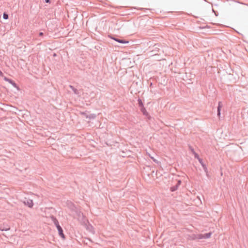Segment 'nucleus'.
<instances>
[{
    "label": "nucleus",
    "mask_w": 248,
    "mask_h": 248,
    "mask_svg": "<svg viewBox=\"0 0 248 248\" xmlns=\"http://www.w3.org/2000/svg\"><path fill=\"white\" fill-rule=\"evenodd\" d=\"M52 219L53 221V223H54V224L55 225L56 227L57 228L60 236H61L62 238H64L65 237L63 233L62 229L59 225L58 220L54 217H52Z\"/></svg>",
    "instance_id": "obj_1"
},
{
    "label": "nucleus",
    "mask_w": 248,
    "mask_h": 248,
    "mask_svg": "<svg viewBox=\"0 0 248 248\" xmlns=\"http://www.w3.org/2000/svg\"><path fill=\"white\" fill-rule=\"evenodd\" d=\"M188 149L191 151V153L193 154L195 158L198 159L201 165L203 166L205 164L203 163L202 159L199 157L198 154L196 153L194 148L190 145H188Z\"/></svg>",
    "instance_id": "obj_2"
},
{
    "label": "nucleus",
    "mask_w": 248,
    "mask_h": 248,
    "mask_svg": "<svg viewBox=\"0 0 248 248\" xmlns=\"http://www.w3.org/2000/svg\"><path fill=\"white\" fill-rule=\"evenodd\" d=\"M211 232H209L204 234H197V238L199 239H207L211 237Z\"/></svg>",
    "instance_id": "obj_3"
},
{
    "label": "nucleus",
    "mask_w": 248,
    "mask_h": 248,
    "mask_svg": "<svg viewBox=\"0 0 248 248\" xmlns=\"http://www.w3.org/2000/svg\"><path fill=\"white\" fill-rule=\"evenodd\" d=\"M69 87L73 91L74 93L77 95L78 96H80L81 94L79 90L76 89L73 86L69 85Z\"/></svg>",
    "instance_id": "obj_4"
},
{
    "label": "nucleus",
    "mask_w": 248,
    "mask_h": 248,
    "mask_svg": "<svg viewBox=\"0 0 248 248\" xmlns=\"http://www.w3.org/2000/svg\"><path fill=\"white\" fill-rule=\"evenodd\" d=\"M111 38L112 39H113L114 40L117 41V42L122 43V44H127V43H128V42H129L128 41H126L124 39H118V38H117L114 37H111Z\"/></svg>",
    "instance_id": "obj_5"
},
{
    "label": "nucleus",
    "mask_w": 248,
    "mask_h": 248,
    "mask_svg": "<svg viewBox=\"0 0 248 248\" xmlns=\"http://www.w3.org/2000/svg\"><path fill=\"white\" fill-rule=\"evenodd\" d=\"M222 107V105L221 102H219L218 103L217 109V115L218 117L220 116V111L221 108Z\"/></svg>",
    "instance_id": "obj_6"
},
{
    "label": "nucleus",
    "mask_w": 248,
    "mask_h": 248,
    "mask_svg": "<svg viewBox=\"0 0 248 248\" xmlns=\"http://www.w3.org/2000/svg\"><path fill=\"white\" fill-rule=\"evenodd\" d=\"M25 204L28 205L29 207H32L33 206V202L31 200H27L24 202Z\"/></svg>",
    "instance_id": "obj_7"
},
{
    "label": "nucleus",
    "mask_w": 248,
    "mask_h": 248,
    "mask_svg": "<svg viewBox=\"0 0 248 248\" xmlns=\"http://www.w3.org/2000/svg\"><path fill=\"white\" fill-rule=\"evenodd\" d=\"M67 205L68 206L69 208L72 210H75V206L73 204V203L70 201H67Z\"/></svg>",
    "instance_id": "obj_8"
},
{
    "label": "nucleus",
    "mask_w": 248,
    "mask_h": 248,
    "mask_svg": "<svg viewBox=\"0 0 248 248\" xmlns=\"http://www.w3.org/2000/svg\"><path fill=\"white\" fill-rule=\"evenodd\" d=\"M140 110L144 115L147 116L148 115V112L144 107L140 108Z\"/></svg>",
    "instance_id": "obj_9"
},
{
    "label": "nucleus",
    "mask_w": 248,
    "mask_h": 248,
    "mask_svg": "<svg viewBox=\"0 0 248 248\" xmlns=\"http://www.w3.org/2000/svg\"><path fill=\"white\" fill-rule=\"evenodd\" d=\"M181 183V181H179L177 183V184L175 186H173L170 187V190L171 191H174L177 189V187L178 185H179Z\"/></svg>",
    "instance_id": "obj_10"
},
{
    "label": "nucleus",
    "mask_w": 248,
    "mask_h": 248,
    "mask_svg": "<svg viewBox=\"0 0 248 248\" xmlns=\"http://www.w3.org/2000/svg\"><path fill=\"white\" fill-rule=\"evenodd\" d=\"M195 77V75L194 74H192L191 73H189L188 76L187 75V78H189L188 80L190 82L191 81L192 83V79H194Z\"/></svg>",
    "instance_id": "obj_11"
},
{
    "label": "nucleus",
    "mask_w": 248,
    "mask_h": 248,
    "mask_svg": "<svg viewBox=\"0 0 248 248\" xmlns=\"http://www.w3.org/2000/svg\"><path fill=\"white\" fill-rule=\"evenodd\" d=\"M138 102L139 106L140 108L144 107L142 101L140 99H139L138 100Z\"/></svg>",
    "instance_id": "obj_12"
},
{
    "label": "nucleus",
    "mask_w": 248,
    "mask_h": 248,
    "mask_svg": "<svg viewBox=\"0 0 248 248\" xmlns=\"http://www.w3.org/2000/svg\"><path fill=\"white\" fill-rule=\"evenodd\" d=\"M8 82L11 84L14 87H17L16 84L13 80L10 79Z\"/></svg>",
    "instance_id": "obj_13"
},
{
    "label": "nucleus",
    "mask_w": 248,
    "mask_h": 248,
    "mask_svg": "<svg viewBox=\"0 0 248 248\" xmlns=\"http://www.w3.org/2000/svg\"><path fill=\"white\" fill-rule=\"evenodd\" d=\"M3 18L5 19H7L8 18V15L6 13H4L3 15Z\"/></svg>",
    "instance_id": "obj_14"
},
{
    "label": "nucleus",
    "mask_w": 248,
    "mask_h": 248,
    "mask_svg": "<svg viewBox=\"0 0 248 248\" xmlns=\"http://www.w3.org/2000/svg\"><path fill=\"white\" fill-rule=\"evenodd\" d=\"M202 167H203V169L205 171H207V168H206V167L205 164H204V165H203V166H202Z\"/></svg>",
    "instance_id": "obj_15"
},
{
    "label": "nucleus",
    "mask_w": 248,
    "mask_h": 248,
    "mask_svg": "<svg viewBox=\"0 0 248 248\" xmlns=\"http://www.w3.org/2000/svg\"><path fill=\"white\" fill-rule=\"evenodd\" d=\"M10 79H9V78H6V77H4V80L5 81H6L8 82V81H9V80H10Z\"/></svg>",
    "instance_id": "obj_16"
},
{
    "label": "nucleus",
    "mask_w": 248,
    "mask_h": 248,
    "mask_svg": "<svg viewBox=\"0 0 248 248\" xmlns=\"http://www.w3.org/2000/svg\"><path fill=\"white\" fill-rule=\"evenodd\" d=\"M151 158L153 159V160L155 162H156V163L157 162V160H156L155 159L154 157H151Z\"/></svg>",
    "instance_id": "obj_17"
},
{
    "label": "nucleus",
    "mask_w": 248,
    "mask_h": 248,
    "mask_svg": "<svg viewBox=\"0 0 248 248\" xmlns=\"http://www.w3.org/2000/svg\"><path fill=\"white\" fill-rule=\"evenodd\" d=\"M9 229H10V228H5V229H4V228H3V229H1V230H2V231H4V230H5V231H7V230H9Z\"/></svg>",
    "instance_id": "obj_18"
},
{
    "label": "nucleus",
    "mask_w": 248,
    "mask_h": 248,
    "mask_svg": "<svg viewBox=\"0 0 248 248\" xmlns=\"http://www.w3.org/2000/svg\"><path fill=\"white\" fill-rule=\"evenodd\" d=\"M43 34H44V33H43V32H39V35L40 36H43Z\"/></svg>",
    "instance_id": "obj_19"
},
{
    "label": "nucleus",
    "mask_w": 248,
    "mask_h": 248,
    "mask_svg": "<svg viewBox=\"0 0 248 248\" xmlns=\"http://www.w3.org/2000/svg\"><path fill=\"white\" fill-rule=\"evenodd\" d=\"M0 76L1 77H3V74L2 73V72L0 70Z\"/></svg>",
    "instance_id": "obj_20"
},
{
    "label": "nucleus",
    "mask_w": 248,
    "mask_h": 248,
    "mask_svg": "<svg viewBox=\"0 0 248 248\" xmlns=\"http://www.w3.org/2000/svg\"><path fill=\"white\" fill-rule=\"evenodd\" d=\"M45 2L46 3H50V0H45Z\"/></svg>",
    "instance_id": "obj_21"
},
{
    "label": "nucleus",
    "mask_w": 248,
    "mask_h": 248,
    "mask_svg": "<svg viewBox=\"0 0 248 248\" xmlns=\"http://www.w3.org/2000/svg\"><path fill=\"white\" fill-rule=\"evenodd\" d=\"M212 10H213V12L215 13V15H216V16H217V14H216V13L215 12V11H214V10L213 9H212Z\"/></svg>",
    "instance_id": "obj_22"
},
{
    "label": "nucleus",
    "mask_w": 248,
    "mask_h": 248,
    "mask_svg": "<svg viewBox=\"0 0 248 248\" xmlns=\"http://www.w3.org/2000/svg\"><path fill=\"white\" fill-rule=\"evenodd\" d=\"M89 118L91 119V118H93V116H90V117H89Z\"/></svg>",
    "instance_id": "obj_23"
}]
</instances>
